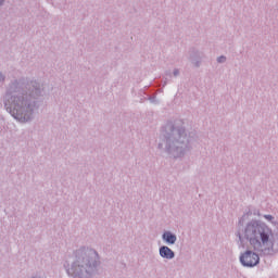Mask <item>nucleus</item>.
<instances>
[{"mask_svg": "<svg viewBox=\"0 0 278 278\" xmlns=\"http://www.w3.org/2000/svg\"><path fill=\"white\" fill-rule=\"evenodd\" d=\"M241 242L247 240L254 251H264L273 238V230L260 224H248L243 233L239 236Z\"/></svg>", "mask_w": 278, "mask_h": 278, "instance_id": "1", "label": "nucleus"}, {"mask_svg": "<svg viewBox=\"0 0 278 278\" xmlns=\"http://www.w3.org/2000/svg\"><path fill=\"white\" fill-rule=\"evenodd\" d=\"M240 262L243 266H257V264H260V255H257L255 252L247 251L240 256Z\"/></svg>", "mask_w": 278, "mask_h": 278, "instance_id": "2", "label": "nucleus"}, {"mask_svg": "<svg viewBox=\"0 0 278 278\" xmlns=\"http://www.w3.org/2000/svg\"><path fill=\"white\" fill-rule=\"evenodd\" d=\"M160 255L166 260H173L175 257V252H173L168 247H162L160 249Z\"/></svg>", "mask_w": 278, "mask_h": 278, "instance_id": "3", "label": "nucleus"}, {"mask_svg": "<svg viewBox=\"0 0 278 278\" xmlns=\"http://www.w3.org/2000/svg\"><path fill=\"white\" fill-rule=\"evenodd\" d=\"M163 240H165V242L168 244H175V242H177V237L170 232H165L163 235Z\"/></svg>", "mask_w": 278, "mask_h": 278, "instance_id": "4", "label": "nucleus"}, {"mask_svg": "<svg viewBox=\"0 0 278 278\" xmlns=\"http://www.w3.org/2000/svg\"><path fill=\"white\" fill-rule=\"evenodd\" d=\"M225 60H226V58L225 56H219L218 59H217V61L220 63V62H225Z\"/></svg>", "mask_w": 278, "mask_h": 278, "instance_id": "5", "label": "nucleus"}, {"mask_svg": "<svg viewBox=\"0 0 278 278\" xmlns=\"http://www.w3.org/2000/svg\"><path fill=\"white\" fill-rule=\"evenodd\" d=\"M265 218H267L268 220H273V216L271 215H267V216H265Z\"/></svg>", "mask_w": 278, "mask_h": 278, "instance_id": "6", "label": "nucleus"}, {"mask_svg": "<svg viewBox=\"0 0 278 278\" xmlns=\"http://www.w3.org/2000/svg\"><path fill=\"white\" fill-rule=\"evenodd\" d=\"M1 3H3V0H0V5H1Z\"/></svg>", "mask_w": 278, "mask_h": 278, "instance_id": "7", "label": "nucleus"}]
</instances>
